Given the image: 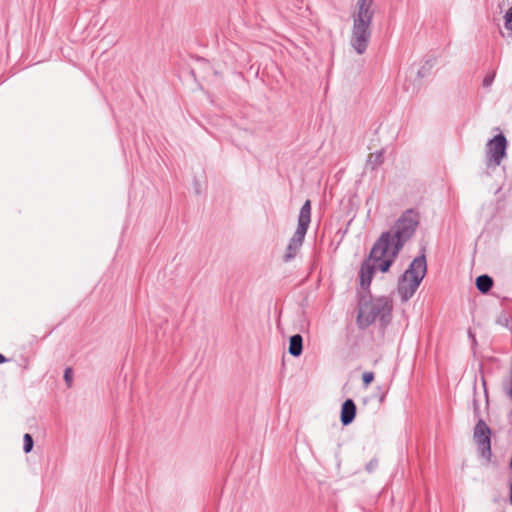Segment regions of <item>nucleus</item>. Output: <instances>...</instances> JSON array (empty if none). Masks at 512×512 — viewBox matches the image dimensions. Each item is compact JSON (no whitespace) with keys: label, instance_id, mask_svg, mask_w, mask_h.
I'll use <instances>...</instances> for the list:
<instances>
[{"label":"nucleus","instance_id":"nucleus-10","mask_svg":"<svg viewBox=\"0 0 512 512\" xmlns=\"http://www.w3.org/2000/svg\"><path fill=\"white\" fill-rule=\"evenodd\" d=\"M311 209L312 204L309 199H307L304 204L302 205L299 215H298V222L310 225L311 223Z\"/></svg>","mask_w":512,"mask_h":512},{"label":"nucleus","instance_id":"nucleus-19","mask_svg":"<svg viewBox=\"0 0 512 512\" xmlns=\"http://www.w3.org/2000/svg\"><path fill=\"white\" fill-rule=\"evenodd\" d=\"M505 28L512 31V6L507 10L505 16Z\"/></svg>","mask_w":512,"mask_h":512},{"label":"nucleus","instance_id":"nucleus-27","mask_svg":"<svg viewBox=\"0 0 512 512\" xmlns=\"http://www.w3.org/2000/svg\"><path fill=\"white\" fill-rule=\"evenodd\" d=\"M357 197V193L352 194L351 197H349L348 201L349 203H353V199Z\"/></svg>","mask_w":512,"mask_h":512},{"label":"nucleus","instance_id":"nucleus-25","mask_svg":"<svg viewBox=\"0 0 512 512\" xmlns=\"http://www.w3.org/2000/svg\"><path fill=\"white\" fill-rule=\"evenodd\" d=\"M386 394H387V391H382V392L379 394V402H380V403H383V402L385 401Z\"/></svg>","mask_w":512,"mask_h":512},{"label":"nucleus","instance_id":"nucleus-6","mask_svg":"<svg viewBox=\"0 0 512 512\" xmlns=\"http://www.w3.org/2000/svg\"><path fill=\"white\" fill-rule=\"evenodd\" d=\"M507 140L503 134H498L487 143V159L494 165H500L506 156Z\"/></svg>","mask_w":512,"mask_h":512},{"label":"nucleus","instance_id":"nucleus-3","mask_svg":"<svg viewBox=\"0 0 512 512\" xmlns=\"http://www.w3.org/2000/svg\"><path fill=\"white\" fill-rule=\"evenodd\" d=\"M375 0H357L351 17L353 21L350 45L357 54L362 55L372 36L371 25L375 15Z\"/></svg>","mask_w":512,"mask_h":512},{"label":"nucleus","instance_id":"nucleus-8","mask_svg":"<svg viewBox=\"0 0 512 512\" xmlns=\"http://www.w3.org/2000/svg\"><path fill=\"white\" fill-rule=\"evenodd\" d=\"M494 286V279L489 274H481L475 279V287L482 295L491 293Z\"/></svg>","mask_w":512,"mask_h":512},{"label":"nucleus","instance_id":"nucleus-28","mask_svg":"<svg viewBox=\"0 0 512 512\" xmlns=\"http://www.w3.org/2000/svg\"><path fill=\"white\" fill-rule=\"evenodd\" d=\"M508 468L512 472V454H511V457H510V460H509V463H508Z\"/></svg>","mask_w":512,"mask_h":512},{"label":"nucleus","instance_id":"nucleus-12","mask_svg":"<svg viewBox=\"0 0 512 512\" xmlns=\"http://www.w3.org/2000/svg\"><path fill=\"white\" fill-rule=\"evenodd\" d=\"M309 226L310 225L297 222V228H296V231L294 232L292 238H294L295 240H298L299 242H301L303 244Z\"/></svg>","mask_w":512,"mask_h":512},{"label":"nucleus","instance_id":"nucleus-4","mask_svg":"<svg viewBox=\"0 0 512 512\" xmlns=\"http://www.w3.org/2000/svg\"><path fill=\"white\" fill-rule=\"evenodd\" d=\"M428 272L426 247L422 246L407 269L399 276L397 293L402 302L409 301L421 285Z\"/></svg>","mask_w":512,"mask_h":512},{"label":"nucleus","instance_id":"nucleus-33","mask_svg":"<svg viewBox=\"0 0 512 512\" xmlns=\"http://www.w3.org/2000/svg\"><path fill=\"white\" fill-rule=\"evenodd\" d=\"M338 232H341V234L344 235L347 232V228L344 231H341V229H338Z\"/></svg>","mask_w":512,"mask_h":512},{"label":"nucleus","instance_id":"nucleus-5","mask_svg":"<svg viewBox=\"0 0 512 512\" xmlns=\"http://www.w3.org/2000/svg\"><path fill=\"white\" fill-rule=\"evenodd\" d=\"M473 415L477 420L473 429V441L477 445V453L481 459H484L487 463L492 462V437L493 431L486 421L481 416L480 404L477 398L476 382L473 386Z\"/></svg>","mask_w":512,"mask_h":512},{"label":"nucleus","instance_id":"nucleus-21","mask_svg":"<svg viewBox=\"0 0 512 512\" xmlns=\"http://www.w3.org/2000/svg\"><path fill=\"white\" fill-rule=\"evenodd\" d=\"M480 374H481V384H482V387H483V391L488 390L487 381H486V378L484 376V371H483V366L482 365H480Z\"/></svg>","mask_w":512,"mask_h":512},{"label":"nucleus","instance_id":"nucleus-26","mask_svg":"<svg viewBox=\"0 0 512 512\" xmlns=\"http://www.w3.org/2000/svg\"><path fill=\"white\" fill-rule=\"evenodd\" d=\"M9 359L0 353V364L8 362Z\"/></svg>","mask_w":512,"mask_h":512},{"label":"nucleus","instance_id":"nucleus-7","mask_svg":"<svg viewBox=\"0 0 512 512\" xmlns=\"http://www.w3.org/2000/svg\"><path fill=\"white\" fill-rule=\"evenodd\" d=\"M357 415V406L352 398L343 401L340 408V423L343 427L352 424Z\"/></svg>","mask_w":512,"mask_h":512},{"label":"nucleus","instance_id":"nucleus-32","mask_svg":"<svg viewBox=\"0 0 512 512\" xmlns=\"http://www.w3.org/2000/svg\"><path fill=\"white\" fill-rule=\"evenodd\" d=\"M338 232H341V234L344 235L347 232V228L344 231H341V229H338Z\"/></svg>","mask_w":512,"mask_h":512},{"label":"nucleus","instance_id":"nucleus-9","mask_svg":"<svg viewBox=\"0 0 512 512\" xmlns=\"http://www.w3.org/2000/svg\"><path fill=\"white\" fill-rule=\"evenodd\" d=\"M288 352L293 357H300L303 353V337L297 333L289 338Z\"/></svg>","mask_w":512,"mask_h":512},{"label":"nucleus","instance_id":"nucleus-13","mask_svg":"<svg viewBox=\"0 0 512 512\" xmlns=\"http://www.w3.org/2000/svg\"><path fill=\"white\" fill-rule=\"evenodd\" d=\"M34 447V439L33 436L29 433H25L23 436V451L28 454L33 450Z\"/></svg>","mask_w":512,"mask_h":512},{"label":"nucleus","instance_id":"nucleus-17","mask_svg":"<svg viewBox=\"0 0 512 512\" xmlns=\"http://www.w3.org/2000/svg\"><path fill=\"white\" fill-rule=\"evenodd\" d=\"M375 374L372 371H366L362 374V385L364 388L370 386V384L374 381Z\"/></svg>","mask_w":512,"mask_h":512},{"label":"nucleus","instance_id":"nucleus-18","mask_svg":"<svg viewBox=\"0 0 512 512\" xmlns=\"http://www.w3.org/2000/svg\"><path fill=\"white\" fill-rule=\"evenodd\" d=\"M378 464H379V460L377 457H374L372 458L365 466V470L368 472V473H373L377 467H378Z\"/></svg>","mask_w":512,"mask_h":512},{"label":"nucleus","instance_id":"nucleus-30","mask_svg":"<svg viewBox=\"0 0 512 512\" xmlns=\"http://www.w3.org/2000/svg\"><path fill=\"white\" fill-rule=\"evenodd\" d=\"M472 343H473V345H474V346H476V345H477V340H476V337H475V335H473V340H472Z\"/></svg>","mask_w":512,"mask_h":512},{"label":"nucleus","instance_id":"nucleus-22","mask_svg":"<svg viewBox=\"0 0 512 512\" xmlns=\"http://www.w3.org/2000/svg\"><path fill=\"white\" fill-rule=\"evenodd\" d=\"M288 244L293 246V247H295V248H297L298 250H300L301 246L303 245L301 242H299L298 240H295L292 237L289 240Z\"/></svg>","mask_w":512,"mask_h":512},{"label":"nucleus","instance_id":"nucleus-31","mask_svg":"<svg viewBox=\"0 0 512 512\" xmlns=\"http://www.w3.org/2000/svg\"><path fill=\"white\" fill-rule=\"evenodd\" d=\"M508 435L511 436L512 435V426H510V428L508 429Z\"/></svg>","mask_w":512,"mask_h":512},{"label":"nucleus","instance_id":"nucleus-16","mask_svg":"<svg viewBox=\"0 0 512 512\" xmlns=\"http://www.w3.org/2000/svg\"><path fill=\"white\" fill-rule=\"evenodd\" d=\"M73 375V368L70 366L66 367L64 370L63 379L68 388H71L73 385Z\"/></svg>","mask_w":512,"mask_h":512},{"label":"nucleus","instance_id":"nucleus-20","mask_svg":"<svg viewBox=\"0 0 512 512\" xmlns=\"http://www.w3.org/2000/svg\"><path fill=\"white\" fill-rule=\"evenodd\" d=\"M494 78H495V73H492V74H489V75H486L483 79V86L484 87H490L494 81Z\"/></svg>","mask_w":512,"mask_h":512},{"label":"nucleus","instance_id":"nucleus-23","mask_svg":"<svg viewBox=\"0 0 512 512\" xmlns=\"http://www.w3.org/2000/svg\"><path fill=\"white\" fill-rule=\"evenodd\" d=\"M483 392H484V399H485V409L488 411L490 408L489 392H488V390H485Z\"/></svg>","mask_w":512,"mask_h":512},{"label":"nucleus","instance_id":"nucleus-29","mask_svg":"<svg viewBox=\"0 0 512 512\" xmlns=\"http://www.w3.org/2000/svg\"><path fill=\"white\" fill-rule=\"evenodd\" d=\"M473 335H475L471 329L468 330V336L473 340Z\"/></svg>","mask_w":512,"mask_h":512},{"label":"nucleus","instance_id":"nucleus-15","mask_svg":"<svg viewBox=\"0 0 512 512\" xmlns=\"http://www.w3.org/2000/svg\"><path fill=\"white\" fill-rule=\"evenodd\" d=\"M510 322H511V317L505 311H502L496 318V324H498L502 327H505V328L510 327Z\"/></svg>","mask_w":512,"mask_h":512},{"label":"nucleus","instance_id":"nucleus-2","mask_svg":"<svg viewBox=\"0 0 512 512\" xmlns=\"http://www.w3.org/2000/svg\"><path fill=\"white\" fill-rule=\"evenodd\" d=\"M361 262L358 272L359 285L363 292H357V316L356 325L360 330H365L379 318L380 327L384 330L392 321L393 301L387 296L373 298L371 283L377 266Z\"/></svg>","mask_w":512,"mask_h":512},{"label":"nucleus","instance_id":"nucleus-1","mask_svg":"<svg viewBox=\"0 0 512 512\" xmlns=\"http://www.w3.org/2000/svg\"><path fill=\"white\" fill-rule=\"evenodd\" d=\"M419 225V211L415 208L406 209L391 229L379 235L362 262L366 263L365 266H377L382 274L390 272L403 247L413 238Z\"/></svg>","mask_w":512,"mask_h":512},{"label":"nucleus","instance_id":"nucleus-11","mask_svg":"<svg viewBox=\"0 0 512 512\" xmlns=\"http://www.w3.org/2000/svg\"><path fill=\"white\" fill-rule=\"evenodd\" d=\"M384 162V152L383 150L370 153L366 162V168H370L372 170L379 167Z\"/></svg>","mask_w":512,"mask_h":512},{"label":"nucleus","instance_id":"nucleus-14","mask_svg":"<svg viewBox=\"0 0 512 512\" xmlns=\"http://www.w3.org/2000/svg\"><path fill=\"white\" fill-rule=\"evenodd\" d=\"M298 251L299 250L297 248L288 244L286 247L285 253L282 257L283 262L287 263V262H290L291 260H293L296 257V255L298 254Z\"/></svg>","mask_w":512,"mask_h":512},{"label":"nucleus","instance_id":"nucleus-24","mask_svg":"<svg viewBox=\"0 0 512 512\" xmlns=\"http://www.w3.org/2000/svg\"><path fill=\"white\" fill-rule=\"evenodd\" d=\"M22 361L23 363L21 364V366L23 367V369H28L29 368V359L27 357H24L22 356Z\"/></svg>","mask_w":512,"mask_h":512}]
</instances>
